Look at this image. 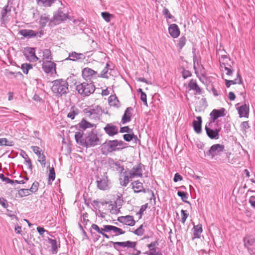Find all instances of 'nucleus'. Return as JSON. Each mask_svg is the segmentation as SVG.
Segmentation results:
<instances>
[{
	"label": "nucleus",
	"instance_id": "obj_1",
	"mask_svg": "<svg viewBox=\"0 0 255 255\" xmlns=\"http://www.w3.org/2000/svg\"><path fill=\"white\" fill-rule=\"evenodd\" d=\"M124 142L117 139L107 141L102 144L101 151L103 154H107L115 151H119L124 148Z\"/></svg>",
	"mask_w": 255,
	"mask_h": 255
},
{
	"label": "nucleus",
	"instance_id": "obj_2",
	"mask_svg": "<svg viewBox=\"0 0 255 255\" xmlns=\"http://www.w3.org/2000/svg\"><path fill=\"white\" fill-rule=\"evenodd\" d=\"M69 85L66 80L58 79L52 82V92L56 96H62L69 92Z\"/></svg>",
	"mask_w": 255,
	"mask_h": 255
},
{
	"label": "nucleus",
	"instance_id": "obj_3",
	"mask_svg": "<svg viewBox=\"0 0 255 255\" xmlns=\"http://www.w3.org/2000/svg\"><path fill=\"white\" fill-rule=\"evenodd\" d=\"M76 90L82 97H88L94 92L95 86L93 82L87 81L78 84Z\"/></svg>",
	"mask_w": 255,
	"mask_h": 255
},
{
	"label": "nucleus",
	"instance_id": "obj_4",
	"mask_svg": "<svg viewBox=\"0 0 255 255\" xmlns=\"http://www.w3.org/2000/svg\"><path fill=\"white\" fill-rule=\"evenodd\" d=\"M101 144L97 130L92 129L86 136L85 147H93Z\"/></svg>",
	"mask_w": 255,
	"mask_h": 255
},
{
	"label": "nucleus",
	"instance_id": "obj_5",
	"mask_svg": "<svg viewBox=\"0 0 255 255\" xmlns=\"http://www.w3.org/2000/svg\"><path fill=\"white\" fill-rule=\"evenodd\" d=\"M84 112L87 117L92 119L99 118L102 114V110L98 105H92L84 110Z\"/></svg>",
	"mask_w": 255,
	"mask_h": 255
},
{
	"label": "nucleus",
	"instance_id": "obj_6",
	"mask_svg": "<svg viewBox=\"0 0 255 255\" xmlns=\"http://www.w3.org/2000/svg\"><path fill=\"white\" fill-rule=\"evenodd\" d=\"M225 149V146L221 144H215L212 145L205 153L206 156L213 159L216 156H220Z\"/></svg>",
	"mask_w": 255,
	"mask_h": 255
},
{
	"label": "nucleus",
	"instance_id": "obj_7",
	"mask_svg": "<svg viewBox=\"0 0 255 255\" xmlns=\"http://www.w3.org/2000/svg\"><path fill=\"white\" fill-rule=\"evenodd\" d=\"M213 124L209 126V123H207L205 127L207 135L212 139H218L220 137L219 132L221 131V127L217 124V127L212 128Z\"/></svg>",
	"mask_w": 255,
	"mask_h": 255
},
{
	"label": "nucleus",
	"instance_id": "obj_8",
	"mask_svg": "<svg viewBox=\"0 0 255 255\" xmlns=\"http://www.w3.org/2000/svg\"><path fill=\"white\" fill-rule=\"evenodd\" d=\"M243 242L244 246L247 248L251 255L255 253V238L251 235L246 236Z\"/></svg>",
	"mask_w": 255,
	"mask_h": 255
},
{
	"label": "nucleus",
	"instance_id": "obj_9",
	"mask_svg": "<svg viewBox=\"0 0 255 255\" xmlns=\"http://www.w3.org/2000/svg\"><path fill=\"white\" fill-rule=\"evenodd\" d=\"M109 243L112 244L113 245L114 248L117 251H119L120 248H132L134 249L136 245V242H131L130 241H128L126 242H114L113 241L109 242Z\"/></svg>",
	"mask_w": 255,
	"mask_h": 255
},
{
	"label": "nucleus",
	"instance_id": "obj_10",
	"mask_svg": "<svg viewBox=\"0 0 255 255\" xmlns=\"http://www.w3.org/2000/svg\"><path fill=\"white\" fill-rule=\"evenodd\" d=\"M24 55L27 60L31 62H35L39 60V58L35 55V48L27 47L24 48Z\"/></svg>",
	"mask_w": 255,
	"mask_h": 255
},
{
	"label": "nucleus",
	"instance_id": "obj_11",
	"mask_svg": "<svg viewBox=\"0 0 255 255\" xmlns=\"http://www.w3.org/2000/svg\"><path fill=\"white\" fill-rule=\"evenodd\" d=\"M96 182L97 187L102 190H105L109 189L110 184L108 177L105 174L101 177H98Z\"/></svg>",
	"mask_w": 255,
	"mask_h": 255
},
{
	"label": "nucleus",
	"instance_id": "obj_12",
	"mask_svg": "<svg viewBox=\"0 0 255 255\" xmlns=\"http://www.w3.org/2000/svg\"><path fill=\"white\" fill-rule=\"evenodd\" d=\"M105 230L106 233L111 234L110 238L118 236L125 233V231H123L122 229L112 225H107Z\"/></svg>",
	"mask_w": 255,
	"mask_h": 255
},
{
	"label": "nucleus",
	"instance_id": "obj_13",
	"mask_svg": "<svg viewBox=\"0 0 255 255\" xmlns=\"http://www.w3.org/2000/svg\"><path fill=\"white\" fill-rule=\"evenodd\" d=\"M82 74L83 77L86 80L96 79L97 77H99L97 71L88 67L84 68L82 70Z\"/></svg>",
	"mask_w": 255,
	"mask_h": 255
},
{
	"label": "nucleus",
	"instance_id": "obj_14",
	"mask_svg": "<svg viewBox=\"0 0 255 255\" xmlns=\"http://www.w3.org/2000/svg\"><path fill=\"white\" fill-rule=\"evenodd\" d=\"M225 110L223 108L220 110H213L210 114L211 119L209 122V126L211 124H213L218 118L224 116L225 115Z\"/></svg>",
	"mask_w": 255,
	"mask_h": 255
},
{
	"label": "nucleus",
	"instance_id": "obj_15",
	"mask_svg": "<svg viewBox=\"0 0 255 255\" xmlns=\"http://www.w3.org/2000/svg\"><path fill=\"white\" fill-rule=\"evenodd\" d=\"M142 166L143 165L141 163L137 164V165L134 166L129 172L130 177H141L142 176Z\"/></svg>",
	"mask_w": 255,
	"mask_h": 255
},
{
	"label": "nucleus",
	"instance_id": "obj_16",
	"mask_svg": "<svg viewBox=\"0 0 255 255\" xmlns=\"http://www.w3.org/2000/svg\"><path fill=\"white\" fill-rule=\"evenodd\" d=\"M117 221L121 223L129 226H133L135 224L133 216L130 215L119 217Z\"/></svg>",
	"mask_w": 255,
	"mask_h": 255
},
{
	"label": "nucleus",
	"instance_id": "obj_17",
	"mask_svg": "<svg viewBox=\"0 0 255 255\" xmlns=\"http://www.w3.org/2000/svg\"><path fill=\"white\" fill-rule=\"evenodd\" d=\"M240 104H237L236 106L238 109L240 117L248 118L249 115V105L245 104L242 106H239Z\"/></svg>",
	"mask_w": 255,
	"mask_h": 255
},
{
	"label": "nucleus",
	"instance_id": "obj_18",
	"mask_svg": "<svg viewBox=\"0 0 255 255\" xmlns=\"http://www.w3.org/2000/svg\"><path fill=\"white\" fill-rule=\"evenodd\" d=\"M31 149L33 152L36 154L38 157V161L40 163L42 166H45L46 164V156L44 155L43 153H41L40 150V148L37 146H32Z\"/></svg>",
	"mask_w": 255,
	"mask_h": 255
},
{
	"label": "nucleus",
	"instance_id": "obj_19",
	"mask_svg": "<svg viewBox=\"0 0 255 255\" xmlns=\"http://www.w3.org/2000/svg\"><path fill=\"white\" fill-rule=\"evenodd\" d=\"M107 163L109 167L114 170L122 172L124 170V167L121 165L119 161L115 162V160L111 158L108 159Z\"/></svg>",
	"mask_w": 255,
	"mask_h": 255
},
{
	"label": "nucleus",
	"instance_id": "obj_20",
	"mask_svg": "<svg viewBox=\"0 0 255 255\" xmlns=\"http://www.w3.org/2000/svg\"><path fill=\"white\" fill-rule=\"evenodd\" d=\"M68 14L64 13L61 8L56 11L53 16V20L56 22L60 23L68 18Z\"/></svg>",
	"mask_w": 255,
	"mask_h": 255
},
{
	"label": "nucleus",
	"instance_id": "obj_21",
	"mask_svg": "<svg viewBox=\"0 0 255 255\" xmlns=\"http://www.w3.org/2000/svg\"><path fill=\"white\" fill-rule=\"evenodd\" d=\"M105 132L110 136H113L118 133V128L116 126L108 124L104 128Z\"/></svg>",
	"mask_w": 255,
	"mask_h": 255
},
{
	"label": "nucleus",
	"instance_id": "obj_22",
	"mask_svg": "<svg viewBox=\"0 0 255 255\" xmlns=\"http://www.w3.org/2000/svg\"><path fill=\"white\" fill-rule=\"evenodd\" d=\"M168 31L170 36L174 38L178 37L180 33L179 28L176 24H171L168 27Z\"/></svg>",
	"mask_w": 255,
	"mask_h": 255
},
{
	"label": "nucleus",
	"instance_id": "obj_23",
	"mask_svg": "<svg viewBox=\"0 0 255 255\" xmlns=\"http://www.w3.org/2000/svg\"><path fill=\"white\" fill-rule=\"evenodd\" d=\"M131 185L135 193L146 192V189L144 188L142 183L138 180L132 182Z\"/></svg>",
	"mask_w": 255,
	"mask_h": 255
},
{
	"label": "nucleus",
	"instance_id": "obj_24",
	"mask_svg": "<svg viewBox=\"0 0 255 255\" xmlns=\"http://www.w3.org/2000/svg\"><path fill=\"white\" fill-rule=\"evenodd\" d=\"M132 110V108L130 107L126 109L121 120V123L123 124H125L131 121V117L132 115L131 111Z\"/></svg>",
	"mask_w": 255,
	"mask_h": 255
},
{
	"label": "nucleus",
	"instance_id": "obj_25",
	"mask_svg": "<svg viewBox=\"0 0 255 255\" xmlns=\"http://www.w3.org/2000/svg\"><path fill=\"white\" fill-rule=\"evenodd\" d=\"M55 64L51 60L43 61L42 64L43 71L47 73L51 72L53 69L55 68Z\"/></svg>",
	"mask_w": 255,
	"mask_h": 255
},
{
	"label": "nucleus",
	"instance_id": "obj_26",
	"mask_svg": "<svg viewBox=\"0 0 255 255\" xmlns=\"http://www.w3.org/2000/svg\"><path fill=\"white\" fill-rule=\"evenodd\" d=\"M85 58V56L82 53H78L76 52H72L69 53V57L65 60H70L72 61L83 60Z\"/></svg>",
	"mask_w": 255,
	"mask_h": 255
},
{
	"label": "nucleus",
	"instance_id": "obj_27",
	"mask_svg": "<svg viewBox=\"0 0 255 255\" xmlns=\"http://www.w3.org/2000/svg\"><path fill=\"white\" fill-rule=\"evenodd\" d=\"M106 227L107 225H103L102 228H100L96 224H93L91 226L92 229L96 231L98 233L102 235L104 237L107 239H110V236L105 234V232H106V231L105 230Z\"/></svg>",
	"mask_w": 255,
	"mask_h": 255
},
{
	"label": "nucleus",
	"instance_id": "obj_28",
	"mask_svg": "<svg viewBox=\"0 0 255 255\" xmlns=\"http://www.w3.org/2000/svg\"><path fill=\"white\" fill-rule=\"evenodd\" d=\"M83 132H76L75 134V138L77 143L82 146H85L86 137H83Z\"/></svg>",
	"mask_w": 255,
	"mask_h": 255
},
{
	"label": "nucleus",
	"instance_id": "obj_29",
	"mask_svg": "<svg viewBox=\"0 0 255 255\" xmlns=\"http://www.w3.org/2000/svg\"><path fill=\"white\" fill-rule=\"evenodd\" d=\"M197 121L194 120L193 121V126L195 131L197 133H200L202 131V118L201 117H197Z\"/></svg>",
	"mask_w": 255,
	"mask_h": 255
},
{
	"label": "nucleus",
	"instance_id": "obj_30",
	"mask_svg": "<svg viewBox=\"0 0 255 255\" xmlns=\"http://www.w3.org/2000/svg\"><path fill=\"white\" fill-rule=\"evenodd\" d=\"M193 237L192 239H199L200 238V235L202 233V225L201 224H198L196 226H194L193 228Z\"/></svg>",
	"mask_w": 255,
	"mask_h": 255
},
{
	"label": "nucleus",
	"instance_id": "obj_31",
	"mask_svg": "<svg viewBox=\"0 0 255 255\" xmlns=\"http://www.w3.org/2000/svg\"><path fill=\"white\" fill-rule=\"evenodd\" d=\"M242 83V77L239 73L238 72L237 78L234 80H225V84L227 87L229 88L231 85H234L236 84H241Z\"/></svg>",
	"mask_w": 255,
	"mask_h": 255
},
{
	"label": "nucleus",
	"instance_id": "obj_32",
	"mask_svg": "<svg viewBox=\"0 0 255 255\" xmlns=\"http://www.w3.org/2000/svg\"><path fill=\"white\" fill-rule=\"evenodd\" d=\"M190 89L196 91V94L200 95L202 94V90L198 85L196 80L191 79L188 84Z\"/></svg>",
	"mask_w": 255,
	"mask_h": 255
},
{
	"label": "nucleus",
	"instance_id": "obj_33",
	"mask_svg": "<svg viewBox=\"0 0 255 255\" xmlns=\"http://www.w3.org/2000/svg\"><path fill=\"white\" fill-rule=\"evenodd\" d=\"M40 52L42 54V55H40V57H42L43 60H47L46 61L51 60L52 59V53L51 50L49 49H45L44 50H40Z\"/></svg>",
	"mask_w": 255,
	"mask_h": 255
},
{
	"label": "nucleus",
	"instance_id": "obj_34",
	"mask_svg": "<svg viewBox=\"0 0 255 255\" xmlns=\"http://www.w3.org/2000/svg\"><path fill=\"white\" fill-rule=\"evenodd\" d=\"M20 34L25 37L31 38L36 36L37 32L31 29H23L20 30Z\"/></svg>",
	"mask_w": 255,
	"mask_h": 255
},
{
	"label": "nucleus",
	"instance_id": "obj_35",
	"mask_svg": "<svg viewBox=\"0 0 255 255\" xmlns=\"http://www.w3.org/2000/svg\"><path fill=\"white\" fill-rule=\"evenodd\" d=\"M109 70H112V69L111 67L110 62L107 63L106 67L101 71L99 76L104 78H109V74H111L110 72L108 73Z\"/></svg>",
	"mask_w": 255,
	"mask_h": 255
},
{
	"label": "nucleus",
	"instance_id": "obj_36",
	"mask_svg": "<svg viewBox=\"0 0 255 255\" xmlns=\"http://www.w3.org/2000/svg\"><path fill=\"white\" fill-rule=\"evenodd\" d=\"M56 0H36L37 4L40 6L50 7Z\"/></svg>",
	"mask_w": 255,
	"mask_h": 255
},
{
	"label": "nucleus",
	"instance_id": "obj_37",
	"mask_svg": "<svg viewBox=\"0 0 255 255\" xmlns=\"http://www.w3.org/2000/svg\"><path fill=\"white\" fill-rule=\"evenodd\" d=\"M48 242L51 245V251L53 254H56L58 251V245L56 240L49 239Z\"/></svg>",
	"mask_w": 255,
	"mask_h": 255
},
{
	"label": "nucleus",
	"instance_id": "obj_38",
	"mask_svg": "<svg viewBox=\"0 0 255 255\" xmlns=\"http://www.w3.org/2000/svg\"><path fill=\"white\" fill-rule=\"evenodd\" d=\"M9 2H8L7 4L5 5L1 10V20L2 22H4L5 20L7 18V13L8 12H10L11 11V7L8 6Z\"/></svg>",
	"mask_w": 255,
	"mask_h": 255
},
{
	"label": "nucleus",
	"instance_id": "obj_39",
	"mask_svg": "<svg viewBox=\"0 0 255 255\" xmlns=\"http://www.w3.org/2000/svg\"><path fill=\"white\" fill-rule=\"evenodd\" d=\"M79 113V110L77 108L73 106L71 108L70 111L67 115V117L70 118L71 120H73L74 119L75 116L78 115Z\"/></svg>",
	"mask_w": 255,
	"mask_h": 255
},
{
	"label": "nucleus",
	"instance_id": "obj_40",
	"mask_svg": "<svg viewBox=\"0 0 255 255\" xmlns=\"http://www.w3.org/2000/svg\"><path fill=\"white\" fill-rule=\"evenodd\" d=\"M49 20V16L46 14H43L40 16L39 24L41 26L44 27L46 25Z\"/></svg>",
	"mask_w": 255,
	"mask_h": 255
},
{
	"label": "nucleus",
	"instance_id": "obj_41",
	"mask_svg": "<svg viewBox=\"0 0 255 255\" xmlns=\"http://www.w3.org/2000/svg\"><path fill=\"white\" fill-rule=\"evenodd\" d=\"M219 62L222 68H223V65L227 64L228 62L232 63V64L233 63L232 61H231L230 58H229L226 55H222L221 57L219 58Z\"/></svg>",
	"mask_w": 255,
	"mask_h": 255
},
{
	"label": "nucleus",
	"instance_id": "obj_42",
	"mask_svg": "<svg viewBox=\"0 0 255 255\" xmlns=\"http://www.w3.org/2000/svg\"><path fill=\"white\" fill-rule=\"evenodd\" d=\"M80 127L84 129H85L87 128H92L93 127H96L95 125L92 124L89 122H87L85 120H82L81 123L79 124Z\"/></svg>",
	"mask_w": 255,
	"mask_h": 255
},
{
	"label": "nucleus",
	"instance_id": "obj_43",
	"mask_svg": "<svg viewBox=\"0 0 255 255\" xmlns=\"http://www.w3.org/2000/svg\"><path fill=\"white\" fill-rule=\"evenodd\" d=\"M130 175H124L123 178H120L121 185L124 187H126L129 182Z\"/></svg>",
	"mask_w": 255,
	"mask_h": 255
},
{
	"label": "nucleus",
	"instance_id": "obj_44",
	"mask_svg": "<svg viewBox=\"0 0 255 255\" xmlns=\"http://www.w3.org/2000/svg\"><path fill=\"white\" fill-rule=\"evenodd\" d=\"M32 65L30 64L24 63L21 65V69L24 74H28L29 70L32 69Z\"/></svg>",
	"mask_w": 255,
	"mask_h": 255
},
{
	"label": "nucleus",
	"instance_id": "obj_45",
	"mask_svg": "<svg viewBox=\"0 0 255 255\" xmlns=\"http://www.w3.org/2000/svg\"><path fill=\"white\" fill-rule=\"evenodd\" d=\"M30 191L28 189H21L18 190V195L22 197L30 195Z\"/></svg>",
	"mask_w": 255,
	"mask_h": 255
},
{
	"label": "nucleus",
	"instance_id": "obj_46",
	"mask_svg": "<svg viewBox=\"0 0 255 255\" xmlns=\"http://www.w3.org/2000/svg\"><path fill=\"white\" fill-rule=\"evenodd\" d=\"M186 42V38L185 36L181 37L178 41V43H177V46L179 47L180 49H181L185 45Z\"/></svg>",
	"mask_w": 255,
	"mask_h": 255
},
{
	"label": "nucleus",
	"instance_id": "obj_47",
	"mask_svg": "<svg viewBox=\"0 0 255 255\" xmlns=\"http://www.w3.org/2000/svg\"><path fill=\"white\" fill-rule=\"evenodd\" d=\"M143 225H141L139 228L133 231V233L137 236H142L144 232V230L143 228Z\"/></svg>",
	"mask_w": 255,
	"mask_h": 255
},
{
	"label": "nucleus",
	"instance_id": "obj_48",
	"mask_svg": "<svg viewBox=\"0 0 255 255\" xmlns=\"http://www.w3.org/2000/svg\"><path fill=\"white\" fill-rule=\"evenodd\" d=\"M132 134H125L123 135V138L126 141H131L133 138H136V136L135 135L133 132H131Z\"/></svg>",
	"mask_w": 255,
	"mask_h": 255
},
{
	"label": "nucleus",
	"instance_id": "obj_49",
	"mask_svg": "<svg viewBox=\"0 0 255 255\" xmlns=\"http://www.w3.org/2000/svg\"><path fill=\"white\" fill-rule=\"evenodd\" d=\"M55 178V173L54 168L53 167L50 168L49 167V173L48 176L49 180L53 181Z\"/></svg>",
	"mask_w": 255,
	"mask_h": 255
},
{
	"label": "nucleus",
	"instance_id": "obj_50",
	"mask_svg": "<svg viewBox=\"0 0 255 255\" xmlns=\"http://www.w3.org/2000/svg\"><path fill=\"white\" fill-rule=\"evenodd\" d=\"M177 195L181 197L182 200L184 202H187L186 201L187 199L188 198V194L187 193L183 192V191H178Z\"/></svg>",
	"mask_w": 255,
	"mask_h": 255
},
{
	"label": "nucleus",
	"instance_id": "obj_51",
	"mask_svg": "<svg viewBox=\"0 0 255 255\" xmlns=\"http://www.w3.org/2000/svg\"><path fill=\"white\" fill-rule=\"evenodd\" d=\"M38 186L39 183L38 182L35 181L33 183L31 188L29 190L31 193H35L38 190Z\"/></svg>",
	"mask_w": 255,
	"mask_h": 255
},
{
	"label": "nucleus",
	"instance_id": "obj_52",
	"mask_svg": "<svg viewBox=\"0 0 255 255\" xmlns=\"http://www.w3.org/2000/svg\"><path fill=\"white\" fill-rule=\"evenodd\" d=\"M101 15L104 18V19L107 21L109 22L111 20V17L112 16V15L110 14L107 12H103L101 13Z\"/></svg>",
	"mask_w": 255,
	"mask_h": 255
},
{
	"label": "nucleus",
	"instance_id": "obj_53",
	"mask_svg": "<svg viewBox=\"0 0 255 255\" xmlns=\"http://www.w3.org/2000/svg\"><path fill=\"white\" fill-rule=\"evenodd\" d=\"M181 221L183 224H184L187 218H188L189 215H188V214H187L186 213V211L184 210H182L181 211Z\"/></svg>",
	"mask_w": 255,
	"mask_h": 255
},
{
	"label": "nucleus",
	"instance_id": "obj_54",
	"mask_svg": "<svg viewBox=\"0 0 255 255\" xmlns=\"http://www.w3.org/2000/svg\"><path fill=\"white\" fill-rule=\"evenodd\" d=\"M120 132L131 133L132 132V129L130 128L128 126L122 127L120 128Z\"/></svg>",
	"mask_w": 255,
	"mask_h": 255
},
{
	"label": "nucleus",
	"instance_id": "obj_55",
	"mask_svg": "<svg viewBox=\"0 0 255 255\" xmlns=\"http://www.w3.org/2000/svg\"><path fill=\"white\" fill-rule=\"evenodd\" d=\"M146 97V95L144 92H142V93L140 94V100L143 102L144 105L145 106H147Z\"/></svg>",
	"mask_w": 255,
	"mask_h": 255
},
{
	"label": "nucleus",
	"instance_id": "obj_56",
	"mask_svg": "<svg viewBox=\"0 0 255 255\" xmlns=\"http://www.w3.org/2000/svg\"><path fill=\"white\" fill-rule=\"evenodd\" d=\"M147 207V204L141 206V207L139 210V212L138 213H136L137 215H139V218H141L143 212L146 209Z\"/></svg>",
	"mask_w": 255,
	"mask_h": 255
},
{
	"label": "nucleus",
	"instance_id": "obj_57",
	"mask_svg": "<svg viewBox=\"0 0 255 255\" xmlns=\"http://www.w3.org/2000/svg\"><path fill=\"white\" fill-rule=\"evenodd\" d=\"M191 76V73L187 70L183 69L182 71V77L184 79H186Z\"/></svg>",
	"mask_w": 255,
	"mask_h": 255
},
{
	"label": "nucleus",
	"instance_id": "obj_58",
	"mask_svg": "<svg viewBox=\"0 0 255 255\" xmlns=\"http://www.w3.org/2000/svg\"><path fill=\"white\" fill-rule=\"evenodd\" d=\"M0 204L4 208L8 207L7 200L2 197H0Z\"/></svg>",
	"mask_w": 255,
	"mask_h": 255
},
{
	"label": "nucleus",
	"instance_id": "obj_59",
	"mask_svg": "<svg viewBox=\"0 0 255 255\" xmlns=\"http://www.w3.org/2000/svg\"><path fill=\"white\" fill-rule=\"evenodd\" d=\"M114 100L116 101L117 102H119V101L116 97L111 96L109 97V102L110 103V105L114 106H118V104L113 103V101H114Z\"/></svg>",
	"mask_w": 255,
	"mask_h": 255
},
{
	"label": "nucleus",
	"instance_id": "obj_60",
	"mask_svg": "<svg viewBox=\"0 0 255 255\" xmlns=\"http://www.w3.org/2000/svg\"><path fill=\"white\" fill-rule=\"evenodd\" d=\"M250 128L248 121L243 122L241 124V128L244 131H246V130Z\"/></svg>",
	"mask_w": 255,
	"mask_h": 255
},
{
	"label": "nucleus",
	"instance_id": "obj_61",
	"mask_svg": "<svg viewBox=\"0 0 255 255\" xmlns=\"http://www.w3.org/2000/svg\"><path fill=\"white\" fill-rule=\"evenodd\" d=\"M163 14L169 19H171L173 16L170 13L168 9L166 8H164L163 10Z\"/></svg>",
	"mask_w": 255,
	"mask_h": 255
},
{
	"label": "nucleus",
	"instance_id": "obj_62",
	"mask_svg": "<svg viewBox=\"0 0 255 255\" xmlns=\"http://www.w3.org/2000/svg\"><path fill=\"white\" fill-rule=\"evenodd\" d=\"M183 178L178 173H175L173 180L175 182L182 180Z\"/></svg>",
	"mask_w": 255,
	"mask_h": 255
},
{
	"label": "nucleus",
	"instance_id": "obj_63",
	"mask_svg": "<svg viewBox=\"0 0 255 255\" xmlns=\"http://www.w3.org/2000/svg\"><path fill=\"white\" fill-rule=\"evenodd\" d=\"M149 255H163L161 252H156V250L155 248H153V249H151V252H149Z\"/></svg>",
	"mask_w": 255,
	"mask_h": 255
},
{
	"label": "nucleus",
	"instance_id": "obj_64",
	"mask_svg": "<svg viewBox=\"0 0 255 255\" xmlns=\"http://www.w3.org/2000/svg\"><path fill=\"white\" fill-rule=\"evenodd\" d=\"M249 203L251 204V206L255 208V200H254V197L253 196H251L249 200Z\"/></svg>",
	"mask_w": 255,
	"mask_h": 255
}]
</instances>
